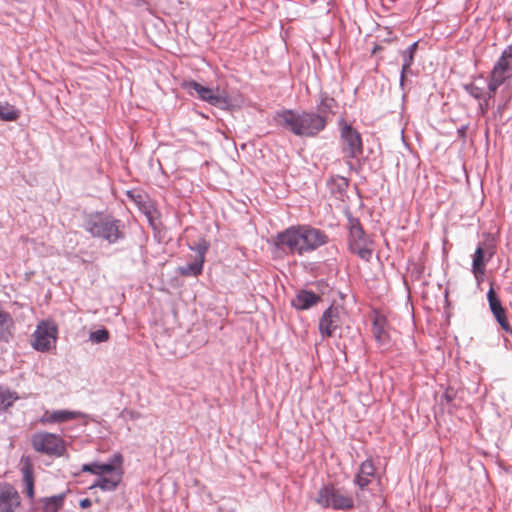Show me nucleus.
Masks as SVG:
<instances>
[{"label":"nucleus","instance_id":"bb28decb","mask_svg":"<svg viewBox=\"0 0 512 512\" xmlns=\"http://www.w3.org/2000/svg\"><path fill=\"white\" fill-rule=\"evenodd\" d=\"M337 105L336 101L332 97H328L326 94L322 95L320 101L317 103V114H321L327 117L328 113H333V108Z\"/></svg>","mask_w":512,"mask_h":512},{"label":"nucleus","instance_id":"39448f33","mask_svg":"<svg viewBox=\"0 0 512 512\" xmlns=\"http://www.w3.org/2000/svg\"><path fill=\"white\" fill-rule=\"evenodd\" d=\"M315 501L323 508L334 510L346 511L354 507L353 498L332 484L323 485L318 490Z\"/></svg>","mask_w":512,"mask_h":512},{"label":"nucleus","instance_id":"a18cd8bd","mask_svg":"<svg viewBox=\"0 0 512 512\" xmlns=\"http://www.w3.org/2000/svg\"><path fill=\"white\" fill-rule=\"evenodd\" d=\"M501 85V83L488 78V91L490 93H495Z\"/></svg>","mask_w":512,"mask_h":512},{"label":"nucleus","instance_id":"b1692460","mask_svg":"<svg viewBox=\"0 0 512 512\" xmlns=\"http://www.w3.org/2000/svg\"><path fill=\"white\" fill-rule=\"evenodd\" d=\"M484 257H485L484 250L479 245L473 254V260H472V271L476 278H478L479 274H484V267H485Z\"/></svg>","mask_w":512,"mask_h":512},{"label":"nucleus","instance_id":"20e7f679","mask_svg":"<svg viewBox=\"0 0 512 512\" xmlns=\"http://www.w3.org/2000/svg\"><path fill=\"white\" fill-rule=\"evenodd\" d=\"M347 220L349 251L356 254L360 259L369 262L373 254V250L369 248L372 241L369 239L357 217H354L350 212H348Z\"/></svg>","mask_w":512,"mask_h":512},{"label":"nucleus","instance_id":"f03ea898","mask_svg":"<svg viewBox=\"0 0 512 512\" xmlns=\"http://www.w3.org/2000/svg\"><path fill=\"white\" fill-rule=\"evenodd\" d=\"M121 220L102 212L91 213L84 222V229L94 238L102 239L109 244H116L124 239Z\"/></svg>","mask_w":512,"mask_h":512},{"label":"nucleus","instance_id":"a211bd4d","mask_svg":"<svg viewBox=\"0 0 512 512\" xmlns=\"http://www.w3.org/2000/svg\"><path fill=\"white\" fill-rule=\"evenodd\" d=\"M203 268L204 262L195 258L193 262L177 267L176 272L183 277H198L202 274Z\"/></svg>","mask_w":512,"mask_h":512},{"label":"nucleus","instance_id":"f257e3e1","mask_svg":"<svg viewBox=\"0 0 512 512\" xmlns=\"http://www.w3.org/2000/svg\"><path fill=\"white\" fill-rule=\"evenodd\" d=\"M275 120L295 136L315 137L327 126V117L314 111L284 109L275 115Z\"/></svg>","mask_w":512,"mask_h":512},{"label":"nucleus","instance_id":"f3484780","mask_svg":"<svg viewBox=\"0 0 512 512\" xmlns=\"http://www.w3.org/2000/svg\"><path fill=\"white\" fill-rule=\"evenodd\" d=\"M512 68L509 63H502V61H496L488 78L504 84L507 79L510 78Z\"/></svg>","mask_w":512,"mask_h":512},{"label":"nucleus","instance_id":"1a4fd4ad","mask_svg":"<svg viewBox=\"0 0 512 512\" xmlns=\"http://www.w3.org/2000/svg\"><path fill=\"white\" fill-rule=\"evenodd\" d=\"M302 253H309L315 251L317 248L328 243L327 234L310 225H299Z\"/></svg>","mask_w":512,"mask_h":512},{"label":"nucleus","instance_id":"f704fd0d","mask_svg":"<svg viewBox=\"0 0 512 512\" xmlns=\"http://www.w3.org/2000/svg\"><path fill=\"white\" fill-rule=\"evenodd\" d=\"M81 471L82 472H89V473L94 474V475H98L99 474V462L94 461V462H91V463L83 464L82 467H81Z\"/></svg>","mask_w":512,"mask_h":512},{"label":"nucleus","instance_id":"7ed1b4c3","mask_svg":"<svg viewBox=\"0 0 512 512\" xmlns=\"http://www.w3.org/2000/svg\"><path fill=\"white\" fill-rule=\"evenodd\" d=\"M340 131L341 151L344 155L346 164L350 170H356L352 159H358L363 155V141L361 134L344 119L338 121Z\"/></svg>","mask_w":512,"mask_h":512},{"label":"nucleus","instance_id":"72a5a7b5","mask_svg":"<svg viewBox=\"0 0 512 512\" xmlns=\"http://www.w3.org/2000/svg\"><path fill=\"white\" fill-rule=\"evenodd\" d=\"M498 61H502V63H509V65L512 67V44L507 46L502 51V54Z\"/></svg>","mask_w":512,"mask_h":512},{"label":"nucleus","instance_id":"37998d69","mask_svg":"<svg viewBox=\"0 0 512 512\" xmlns=\"http://www.w3.org/2000/svg\"><path fill=\"white\" fill-rule=\"evenodd\" d=\"M216 89L208 87L206 93L202 96L200 100L207 102L208 104L211 102L213 95L215 94Z\"/></svg>","mask_w":512,"mask_h":512},{"label":"nucleus","instance_id":"dca6fc26","mask_svg":"<svg viewBox=\"0 0 512 512\" xmlns=\"http://www.w3.org/2000/svg\"><path fill=\"white\" fill-rule=\"evenodd\" d=\"M14 320L5 311L0 310V341L8 343L13 337Z\"/></svg>","mask_w":512,"mask_h":512},{"label":"nucleus","instance_id":"4c0bfd02","mask_svg":"<svg viewBox=\"0 0 512 512\" xmlns=\"http://www.w3.org/2000/svg\"><path fill=\"white\" fill-rule=\"evenodd\" d=\"M495 319L505 332L512 334V327L507 321L506 312L503 313L502 316H498Z\"/></svg>","mask_w":512,"mask_h":512},{"label":"nucleus","instance_id":"6e6552de","mask_svg":"<svg viewBox=\"0 0 512 512\" xmlns=\"http://www.w3.org/2000/svg\"><path fill=\"white\" fill-rule=\"evenodd\" d=\"M56 336V325L49 321H41L33 333L31 344L35 350L46 352L51 348L52 343L56 341Z\"/></svg>","mask_w":512,"mask_h":512},{"label":"nucleus","instance_id":"3c124183","mask_svg":"<svg viewBox=\"0 0 512 512\" xmlns=\"http://www.w3.org/2000/svg\"><path fill=\"white\" fill-rule=\"evenodd\" d=\"M127 195H128L129 197H131L132 199H134L135 201H137V198L133 196V194H132V192H131V191H128V192H127Z\"/></svg>","mask_w":512,"mask_h":512},{"label":"nucleus","instance_id":"2f4dec72","mask_svg":"<svg viewBox=\"0 0 512 512\" xmlns=\"http://www.w3.org/2000/svg\"><path fill=\"white\" fill-rule=\"evenodd\" d=\"M0 113H4V114L11 113L13 115V118H11V119H0L1 121H6V122L15 121L19 118V115H20L19 110L7 102H5L4 104H0Z\"/></svg>","mask_w":512,"mask_h":512},{"label":"nucleus","instance_id":"c85d7f7f","mask_svg":"<svg viewBox=\"0 0 512 512\" xmlns=\"http://www.w3.org/2000/svg\"><path fill=\"white\" fill-rule=\"evenodd\" d=\"M401 55L403 58V64H402L401 74H400V86L402 87L404 85L405 74L410 71V68L414 62L415 55H413L405 50L401 51Z\"/></svg>","mask_w":512,"mask_h":512},{"label":"nucleus","instance_id":"c756f323","mask_svg":"<svg viewBox=\"0 0 512 512\" xmlns=\"http://www.w3.org/2000/svg\"><path fill=\"white\" fill-rule=\"evenodd\" d=\"M183 87L188 91L190 95H194V93L198 96L199 99L206 93L208 89L207 86H204L198 83L195 80H189L184 82Z\"/></svg>","mask_w":512,"mask_h":512},{"label":"nucleus","instance_id":"c03bdc74","mask_svg":"<svg viewBox=\"0 0 512 512\" xmlns=\"http://www.w3.org/2000/svg\"><path fill=\"white\" fill-rule=\"evenodd\" d=\"M487 300L489 305L493 304V302L500 301L499 297L495 294L493 287H490L489 291L487 292Z\"/></svg>","mask_w":512,"mask_h":512},{"label":"nucleus","instance_id":"412c9836","mask_svg":"<svg viewBox=\"0 0 512 512\" xmlns=\"http://www.w3.org/2000/svg\"><path fill=\"white\" fill-rule=\"evenodd\" d=\"M327 186L332 194H338L342 196L346 193V190L349 186V181L343 176L335 175L327 181Z\"/></svg>","mask_w":512,"mask_h":512},{"label":"nucleus","instance_id":"c9c22d12","mask_svg":"<svg viewBox=\"0 0 512 512\" xmlns=\"http://www.w3.org/2000/svg\"><path fill=\"white\" fill-rule=\"evenodd\" d=\"M456 392L452 388H447L440 398L441 404H450L455 399Z\"/></svg>","mask_w":512,"mask_h":512},{"label":"nucleus","instance_id":"ea45409f","mask_svg":"<svg viewBox=\"0 0 512 512\" xmlns=\"http://www.w3.org/2000/svg\"><path fill=\"white\" fill-rule=\"evenodd\" d=\"M490 310L494 317L502 316L503 313H505V309L503 308L501 301L493 302V304L489 305Z\"/></svg>","mask_w":512,"mask_h":512},{"label":"nucleus","instance_id":"9b49d317","mask_svg":"<svg viewBox=\"0 0 512 512\" xmlns=\"http://www.w3.org/2000/svg\"><path fill=\"white\" fill-rule=\"evenodd\" d=\"M20 506L18 491L10 483H0V512H15Z\"/></svg>","mask_w":512,"mask_h":512},{"label":"nucleus","instance_id":"4468645a","mask_svg":"<svg viewBox=\"0 0 512 512\" xmlns=\"http://www.w3.org/2000/svg\"><path fill=\"white\" fill-rule=\"evenodd\" d=\"M375 474L376 468L373 461L371 459H366L360 464L353 482L360 490H365L371 483V479L375 477Z\"/></svg>","mask_w":512,"mask_h":512},{"label":"nucleus","instance_id":"de8ad7c7","mask_svg":"<svg viewBox=\"0 0 512 512\" xmlns=\"http://www.w3.org/2000/svg\"><path fill=\"white\" fill-rule=\"evenodd\" d=\"M418 49V41L413 42L411 45H409L405 51L415 55L416 51Z\"/></svg>","mask_w":512,"mask_h":512},{"label":"nucleus","instance_id":"393cba45","mask_svg":"<svg viewBox=\"0 0 512 512\" xmlns=\"http://www.w3.org/2000/svg\"><path fill=\"white\" fill-rule=\"evenodd\" d=\"M190 251L196 253L195 258L205 263V255L210 248V243L205 238H200L193 244H188Z\"/></svg>","mask_w":512,"mask_h":512},{"label":"nucleus","instance_id":"09e8293b","mask_svg":"<svg viewBox=\"0 0 512 512\" xmlns=\"http://www.w3.org/2000/svg\"><path fill=\"white\" fill-rule=\"evenodd\" d=\"M13 115L11 113H0V119H11Z\"/></svg>","mask_w":512,"mask_h":512},{"label":"nucleus","instance_id":"79ce46f5","mask_svg":"<svg viewBox=\"0 0 512 512\" xmlns=\"http://www.w3.org/2000/svg\"><path fill=\"white\" fill-rule=\"evenodd\" d=\"M478 101H479V105H478L479 111L482 115H484L489 110L491 104H490V102H488V99H481Z\"/></svg>","mask_w":512,"mask_h":512},{"label":"nucleus","instance_id":"6ab92c4d","mask_svg":"<svg viewBox=\"0 0 512 512\" xmlns=\"http://www.w3.org/2000/svg\"><path fill=\"white\" fill-rule=\"evenodd\" d=\"M209 104L221 110H230L233 106L232 99L229 94L225 90H220L219 88L216 89V92Z\"/></svg>","mask_w":512,"mask_h":512},{"label":"nucleus","instance_id":"49530a36","mask_svg":"<svg viewBox=\"0 0 512 512\" xmlns=\"http://www.w3.org/2000/svg\"><path fill=\"white\" fill-rule=\"evenodd\" d=\"M91 505H92V501L89 498H83L79 501V506L82 509H87V508L91 507Z\"/></svg>","mask_w":512,"mask_h":512},{"label":"nucleus","instance_id":"ddd939ff","mask_svg":"<svg viewBox=\"0 0 512 512\" xmlns=\"http://www.w3.org/2000/svg\"><path fill=\"white\" fill-rule=\"evenodd\" d=\"M22 466L20 471L22 473V482L24 485V493L30 501L34 500L35 490H34V469L29 457L23 456L21 458Z\"/></svg>","mask_w":512,"mask_h":512},{"label":"nucleus","instance_id":"423d86ee","mask_svg":"<svg viewBox=\"0 0 512 512\" xmlns=\"http://www.w3.org/2000/svg\"><path fill=\"white\" fill-rule=\"evenodd\" d=\"M33 448L40 453L49 456L61 457L66 452L64 440L57 434L39 432L32 437Z\"/></svg>","mask_w":512,"mask_h":512},{"label":"nucleus","instance_id":"473e14b6","mask_svg":"<svg viewBox=\"0 0 512 512\" xmlns=\"http://www.w3.org/2000/svg\"><path fill=\"white\" fill-rule=\"evenodd\" d=\"M464 90L476 100H481L484 96V90L473 83L464 85Z\"/></svg>","mask_w":512,"mask_h":512},{"label":"nucleus","instance_id":"603ef678","mask_svg":"<svg viewBox=\"0 0 512 512\" xmlns=\"http://www.w3.org/2000/svg\"><path fill=\"white\" fill-rule=\"evenodd\" d=\"M378 49H380L379 46H375L374 49H373V53H375L376 51H378Z\"/></svg>","mask_w":512,"mask_h":512},{"label":"nucleus","instance_id":"9d476101","mask_svg":"<svg viewBox=\"0 0 512 512\" xmlns=\"http://www.w3.org/2000/svg\"><path fill=\"white\" fill-rule=\"evenodd\" d=\"M341 325L340 308L330 305L322 314L318 329L323 338L331 337Z\"/></svg>","mask_w":512,"mask_h":512},{"label":"nucleus","instance_id":"f8f14e48","mask_svg":"<svg viewBox=\"0 0 512 512\" xmlns=\"http://www.w3.org/2000/svg\"><path fill=\"white\" fill-rule=\"evenodd\" d=\"M86 416L85 413L81 411H71V410H54V411H45V413L41 416L40 422L43 424L51 423V424H60L69 420H74L78 418H84Z\"/></svg>","mask_w":512,"mask_h":512},{"label":"nucleus","instance_id":"5701e85b","mask_svg":"<svg viewBox=\"0 0 512 512\" xmlns=\"http://www.w3.org/2000/svg\"><path fill=\"white\" fill-rule=\"evenodd\" d=\"M121 481V475L118 479H109L102 475L98 476L95 482L89 487V489L100 488L104 492H112L115 491Z\"/></svg>","mask_w":512,"mask_h":512},{"label":"nucleus","instance_id":"4be33fe9","mask_svg":"<svg viewBox=\"0 0 512 512\" xmlns=\"http://www.w3.org/2000/svg\"><path fill=\"white\" fill-rule=\"evenodd\" d=\"M66 494L60 493L42 499L44 512H58L64 505Z\"/></svg>","mask_w":512,"mask_h":512},{"label":"nucleus","instance_id":"a878e982","mask_svg":"<svg viewBox=\"0 0 512 512\" xmlns=\"http://www.w3.org/2000/svg\"><path fill=\"white\" fill-rule=\"evenodd\" d=\"M123 461L122 455L120 453L114 454L108 462L99 463V474L98 476L103 474H110L115 471L116 466H121Z\"/></svg>","mask_w":512,"mask_h":512},{"label":"nucleus","instance_id":"e433bc0d","mask_svg":"<svg viewBox=\"0 0 512 512\" xmlns=\"http://www.w3.org/2000/svg\"><path fill=\"white\" fill-rule=\"evenodd\" d=\"M495 319L505 332L512 334V327L507 321L506 312L503 313L502 316H498Z\"/></svg>","mask_w":512,"mask_h":512},{"label":"nucleus","instance_id":"8fccbe9b","mask_svg":"<svg viewBox=\"0 0 512 512\" xmlns=\"http://www.w3.org/2000/svg\"><path fill=\"white\" fill-rule=\"evenodd\" d=\"M494 93L484 92V96L482 99H488V102H490L491 98L493 97Z\"/></svg>","mask_w":512,"mask_h":512},{"label":"nucleus","instance_id":"aec40b11","mask_svg":"<svg viewBox=\"0 0 512 512\" xmlns=\"http://www.w3.org/2000/svg\"><path fill=\"white\" fill-rule=\"evenodd\" d=\"M385 319L377 318L372 325V333L379 345H386L389 342V334L385 329Z\"/></svg>","mask_w":512,"mask_h":512},{"label":"nucleus","instance_id":"0eeeda50","mask_svg":"<svg viewBox=\"0 0 512 512\" xmlns=\"http://www.w3.org/2000/svg\"><path fill=\"white\" fill-rule=\"evenodd\" d=\"M301 236L299 225H293L276 234L274 246L287 255L302 256Z\"/></svg>","mask_w":512,"mask_h":512},{"label":"nucleus","instance_id":"cd10ccee","mask_svg":"<svg viewBox=\"0 0 512 512\" xmlns=\"http://www.w3.org/2000/svg\"><path fill=\"white\" fill-rule=\"evenodd\" d=\"M18 396L15 392L9 390H2L0 388V411H5L12 406Z\"/></svg>","mask_w":512,"mask_h":512},{"label":"nucleus","instance_id":"58836bf2","mask_svg":"<svg viewBox=\"0 0 512 512\" xmlns=\"http://www.w3.org/2000/svg\"><path fill=\"white\" fill-rule=\"evenodd\" d=\"M495 319L505 332L512 334V327L507 321L506 312L503 313L502 316H498Z\"/></svg>","mask_w":512,"mask_h":512},{"label":"nucleus","instance_id":"7c9ffc66","mask_svg":"<svg viewBox=\"0 0 512 512\" xmlns=\"http://www.w3.org/2000/svg\"><path fill=\"white\" fill-rule=\"evenodd\" d=\"M109 339V331L106 328L97 329L90 332L89 340L93 343H103Z\"/></svg>","mask_w":512,"mask_h":512},{"label":"nucleus","instance_id":"a19ab883","mask_svg":"<svg viewBox=\"0 0 512 512\" xmlns=\"http://www.w3.org/2000/svg\"><path fill=\"white\" fill-rule=\"evenodd\" d=\"M144 214L148 220V223L149 225L151 226V228L156 231L157 230V226L155 224V220H154V217H153V214H152V211L150 210V208H146L144 207Z\"/></svg>","mask_w":512,"mask_h":512},{"label":"nucleus","instance_id":"2eb2a0df","mask_svg":"<svg viewBox=\"0 0 512 512\" xmlns=\"http://www.w3.org/2000/svg\"><path fill=\"white\" fill-rule=\"evenodd\" d=\"M321 300L320 295L311 291L302 289L297 292L294 299L291 301V305L297 310H308L316 305Z\"/></svg>","mask_w":512,"mask_h":512}]
</instances>
